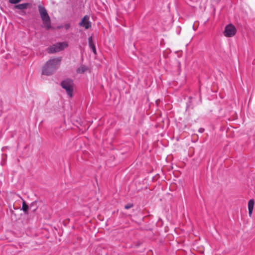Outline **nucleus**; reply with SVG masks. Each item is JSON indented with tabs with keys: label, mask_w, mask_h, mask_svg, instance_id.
I'll return each instance as SVG.
<instances>
[{
	"label": "nucleus",
	"mask_w": 255,
	"mask_h": 255,
	"mask_svg": "<svg viewBox=\"0 0 255 255\" xmlns=\"http://www.w3.org/2000/svg\"><path fill=\"white\" fill-rule=\"evenodd\" d=\"M61 61V57L49 59L43 67L42 74L47 76L52 74L59 68Z\"/></svg>",
	"instance_id": "nucleus-1"
},
{
	"label": "nucleus",
	"mask_w": 255,
	"mask_h": 255,
	"mask_svg": "<svg viewBox=\"0 0 255 255\" xmlns=\"http://www.w3.org/2000/svg\"><path fill=\"white\" fill-rule=\"evenodd\" d=\"M38 8L40 17L43 22V27L46 29H49L51 27V19L47 10L41 5H38Z\"/></svg>",
	"instance_id": "nucleus-2"
},
{
	"label": "nucleus",
	"mask_w": 255,
	"mask_h": 255,
	"mask_svg": "<svg viewBox=\"0 0 255 255\" xmlns=\"http://www.w3.org/2000/svg\"><path fill=\"white\" fill-rule=\"evenodd\" d=\"M61 86L64 89L67 93V95L71 98L73 96L74 83L73 80L67 79L63 80L61 83Z\"/></svg>",
	"instance_id": "nucleus-3"
},
{
	"label": "nucleus",
	"mask_w": 255,
	"mask_h": 255,
	"mask_svg": "<svg viewBox=\"0 0 255 255\" xmlns=\"http://www.w3.org/2000/svg\"><path fill=\"white\" fill-rule=\"evenodd\" d=\"M68 46L66 42H59L54 44L48 48V52L49 53L59 52Z\"/></svg>",
	"instance_id": "nucleus-4"
},
{
	"label": "nucleus",
	"mask_w": 255,
	"mask_h": 255,
	"mask_svg": "<svg viewBox=\"0 0 255 255\" xmlns=\"http://www.w3.org/2000/svg\"><path fill=\"white\" fill-rule=\"evenodd\" d=\"M236 27L233 24L230 23L225 26L223 33L226 37H231L236 34Z\"/></svg>",
	"instance_id": "nucleus-5"
},
{
	"label": "nucleus",
	"mask_w": 255,
	"mask_h": 255,
	"mask_svg": "<svg viewBox=\"0 0 255 255\" xmlns=\"http://www.w3.org/2000/svg\"><path fill=\"white\" fill-rule=\"evenodd\" d=\"M79 25L85 27L86 29L90 28L91 27V23L89 20V17L88 15H85L79 23Z\"/></svg>",
	"instance_id": "nucleus-6"
},
{
	"label": "nucleus",
	"mask_w": 255,
	"mask_h": 255,
	"mask_svg": "<svg viewBox=\"0 0 255 255\" xmlns=\"http://www.w3.org/2000/svg\"><path fill=\"white\" fill-rule=\"evenodd\" d=\"M254 200L253 199H251L249 200L248 202V209H249V215L250 217H251L253 211L254 209Z\"/></svg>",
	"instance_id": "nucleus-7"
},
{
	"label": "nucleus",
	"mask_w": 255,
	"mask_h": 255,
	"mask_svg": "<svg viewBox=\"0 0 255 255\" xmlns=\"http://www.w3.org/2000/svg\"><path fill=\"white\" fill-rule=\"evenodd\" d=\"M88 42H89V47L91 48V49H92V51L93 52V53H94L95 54H96V47H95V46L94 43H93V41L92 37H90L88 38Z\"/></svg>",
	"instance_id": "nucleus-8"
},
{
	"label": "nucleus",
	"mask_w": 255,
	"mask_h": 255,
	"mask_svg": "<svg viewBox=\"0 0 255 255\" xmlns=\"http://www.w3.org/2000/svg\"><path fill=\"white\" fill-rule=\"evenodd\" d=\"M28 5V3H21V4L16 5L15 6V7L17 9L22 10V9H26L27 8Z\"/></svg>",
	"instance_id": "nucleus-9"
},
{
	"label": "nucleus",
	"mask_w": 255,
	"mask_h": 255,
	"mask_svg": "<svg viewBox=\"0 0 255 255\" xmlns=\"http://www.w3.org/2000/svg\"><path fill=\"white\" fill-rule=\"evenodd\" d=\"M86 69L87 68L86 67V66L82 65L80 67L77 68L76 71L78 73H83L86 70Z\"/></svg>",
	"instance_id": "nucleus-10"
},
{
	"label": "nucleus",
	"mask_w": 255,
	"mask_h": 255,
	"mask_svg": "<svg viewBox=\"0 0 255 255\" xmlns=\"http://www.w3.org/2000/svg\"><path fill=\"white\" fill-rule=\"evenodd\" d=\"M28 208V206L26 204V202L23 201L22 203V209L25 213H27Z\"/></svg>",
	"instance_id": "nucleus-11"
},
{
	"label": "nucleus",
	"mask_w": 255,
	"mask_h": 255,
	"mask_svg": "<svg viewBox=\"0 0 255 255\" xmlns=\"http://www.w3.org/2000/svg\"><path fill=\"white\" fill-rule=\"evenodd\" d=\"M20 1V0H9V2H10L11 3H13V4H16V3H18Z\"/></svg>",
	"instance_id": "nucleus-12"
},
{
	"label": "nucleus",
	"mask_w": 255,
	"mask_h": 255,
	"mask_svg": "<svg viewBox=\"0 0 255 255\" xmlns=\"http://www.w3.org/2000/svg\"><path fill=\"white\" fill-rule=\"evenodd\" d=\"M205 131L204 128H201L198 129V131L200 133H203Z\"/></svg>",
	"instance_id": "nucleus-13"
},
{
	"label": "nucleus",
	"mask_w": 255,
	"mask_h": 255,
	"mask_svg": "<svg viewBox=\"0 0 255 255\" xmlns=\"http://www.w3.org/2000/svg\"><path fill=\"white\" fill-rule=\"evenodd\" d=\"M132 207H133V205L132 204H130L128 203V213L130 212V210L131 208Z\"/></svg>",
	"instance_id": "nucleus-14"
},
{
	"label": "nucleus",
	"mask_w": 255,
	"mask_h": 255,
	"mask_svg": "<svg viewBox=\"0 0 255 255\" xmlns=\"http://www.w3.org/2000/svg\"><path fill=\"white\" fill-rule=\"evenodd\" d=\"M65 27L66 29H68L70 27V24H66L65 25Z\"/></svg>",
	"instance_id": "nucleus-15"
},
{
	"label": "nucleus",
	"mask_w": 255,
	"mask_h": 255,
	"mask_svg": "<svg viewBox=\"0 0 255 255\" xmlns=\"http://www.w3.org/2000/svg\"><path fill=\"white\" fill-rule=\"evenodd\" d=\"M134 212L135 213L133 214V215L137 214V213L139 212V210L138 209H136L135 210H134Z\"/></svg>",
	"instance_id": "nucleus-16"
},
{
	"label": "nucleus",
	"mask_w": 255,
	"mask_h": 255,
	"mask_svg": "<svg viewBox=\"0 0 255 255\" xmlns=\"http://www.w3.org/2000/svg\"><path fill=\"white\" fill-rule=\"evenodd\" d=\"M125 209H128V204H126V205H125Z\"/></svg>",
	"instance_id": "nucleus-17"
}]
</instances>
